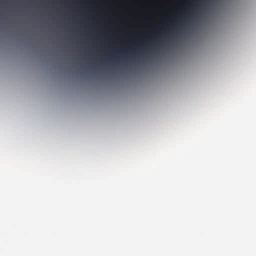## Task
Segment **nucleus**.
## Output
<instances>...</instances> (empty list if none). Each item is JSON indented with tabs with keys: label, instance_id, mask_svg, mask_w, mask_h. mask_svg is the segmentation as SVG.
<instances>
[{
	"label": "nucleus",
	"instance_id": "obj_1",
	"mask_svg": "<svg viewBox=\"0 0 256 256\" xmlns=\"http://www.w3.org/2000/svg\"><path fill=\"white\" fill-rule=\"evenodd\" d=\"M200 5L198 4L188 3V7L184 9L185 14H190L193 10H197L200 8Z\"/></svg>",
	"mask_w": 256,
	"mask_h": 256
},
{
	"label": "nucleus",
	"instance_id": "obj_2",
	"mask_svg": "<svg viewBox=\"0 0 256 256\" xmlns=\"http://www.w3.org/2000/svg\"><path fill=\"white\" fill-rule=\"evenodd\" d=\"M168 33V29H166L164 30V32L162 30H160L158 32L157 34H158L160 37V38H164V41L166 40L167 38V34Z\"/></svg>",
	"mask_w": 256,
	"mask_h": 256
},
{
	"label": "nucleus",
	"instance_id": "obj_3",
	"mask_svg": "<svg viewBox=\"0 0 256 256\" xmlns=\"http://www.w3.org/2000/svg\"><path fill=\"white\" fill-rule=\"evenodd\" d=\"M176 26L175 24H173L172 26L169 27V29H170L172 31V33L174 34L176 33Z\"/></svg>",
	"mask_w": 256,
	"mask_h": 256
},
{
	"label": "nucleus",
	"instance_id": "obj_4",
	"mask_svg": "<svg viewBox=\"0 0 256 256\" xmlns=\"http://www.w3.org/2000/svg\"><path fill=\"white\" fill-rule=\"evenodd\" d=\"M180 20H176V22H177V24L178 25L179 24V22L180 21H183V18H184V16H182V14H181L180 16Z\"/></svg>",
	"mask_w": 256,
	"mask_h": 256
},
{
	"label": "nucleus",
	"instance_id": "obj_5",
	"mask_svg": "<svg viewBox=\"0 0 256 256\" xmlns=\"http://www.w3.org/2000/svg\"><path fill=\"white\" fill-rule=\"evenodd\" d=\"M184 24H180V26H181L182 27L183 26H184L186 25V24H187V23H188V20H184Z\"/></svg>",
	"mask_w": 256,
	"mask_h": 256
},
{
	"label": "nucleus",
	"instance_id": "obj_6",
	"mask_svg": "<svg viewBox=\"0 0 256 256\" xmlns=\"http://www.w3.org/2000/svg\"><path fill=\"white\" fill-rule=\"evenodd\" d=\"M193 1H196V2H198V1H201L202 0H192Z\"/></svg>",
	"mask_w": 256,
	"mask_h": 256
}]
</instances>
